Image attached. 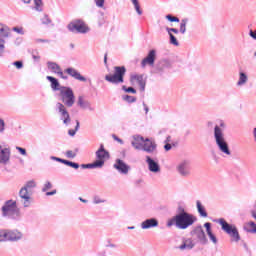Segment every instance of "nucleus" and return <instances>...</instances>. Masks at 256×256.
Here are the masks:
<instances>
[{
    "mask_svg": "<svg viewBox=\"0 0 256 256\" xmlns=\"http://www.w3.org/2000/svg\"><path fill=\"white\" fill-rule=\"evenodd\" d=\"M176 171L180 177H190L191 176V161L182 160L177 166Z\"/></svg>",
    "mask_w": 256,
    "mask_h": 256,
    "instance_id": "10",
    "label": "nucleus"
},
{
    "mask_svg": "<svg viewBox=\"0 0 256 256\" xmlns=\"http://www.w3.org/2000/svg\"><path fill=\"white\" fill-rule=\"evenodd\" d=\"M12 31H14L15 33H18V35H25V31H23V28L21 27H13Z\"/></svg>",
    "mask_w": 256,
    "mask_h": 256,
    "instance_id": "52",
    "label": "nucleus"
},
{
    "mask_svg": "<svg viewBox=\"0 0 256 256\" xmlns=\"http://www.w3.org/2000/svg\"><path fill=\"white\" fill-rule=\"evenodd\" d=\"M130 81H131V83L136 81V83H138V85L140 87V91H142V92L145 91V87L147 85V81L145 79H143V74H132L130 76Z\"/></svg>",
    "mask_w": 256,
    "mask_h": 256,
    "instance_id": "22",
    "label": "nucleus"
},
{
    "mask_svg": "<svg viewBox=\"0 0 256 256\" xmlns=\"http://www.w3.org/2000/svg\"><path fill=\"white\" fill-rule=\"evenodd\" d=\"M19 197L22 200V205L24 208L31 207V195H29V190L24 188V186L19 191Z\"/></svg>",
    "mask_w": 256,
    "mask_h": 256,
    "instance_id": "16",
    "label": "nucleus"
},
{
    "mask_svg": "<svg viewBox=\"0 0 256 256\" xmlns=\"http://www.w3.org/2000/svg\"><path fill=\"white\" fill-rule=\"evenodd\" d=\"M142 150L146 153H155V151H157V143L149 138H146L144 139Z\"/></svg>",
    "mask_w": 256,
    "mask_h": 256,
    "instance_id": "20",
    "label": "nucleus"
},
{
    "mask_svg": "<svg viewBox=\"0 0 256 256\" xmlns=\"http://www.w3.org/2000/svg\"><path fill=\"white\" fill-rule=\"evenodd\" d=\"M64 72H66L67 75H69L70 77H73V79H76V81H81L82 83L87 82V78L85 76L81 75V73L73 67L66 68L64 70Z\"/></svg>",
    "mask_w": 256,
    "mask_h": 256,
    "instance_id": "19",
    "label": "nucleus"
},
{
    "mask_svg": "<svg viewBox=\"0 0 256 256\" xmlns=\"http://www.w3.org/2000/svg\"><path fill=\"white\" fill-rule=\"evenodd\" d=\"M113 168L116 169V171H118V173L121 175H127L131 169V166L125 163V161L117 158L113 164Z\"/></svg>",
    "mask_w": 256,
    "mask_h": 256,
    "instance_id": "13",
    "label": "nucleus"
},
{
    "mask_svg": "<svg viewBox=\"0 0 256 256\" xmlns=\"http://www.w3.org/2000/svg\"><path fill=\"white\" fill-rule=\"evenodd\" d=\"M96 7L103 9L105 7V0H94Z\"/></svg>",
    "mask_w": 256,
    "mask_h": 256,
    "instance_id": "50",
    "label": "nucleus"
},
{
    "mask_svg": "<svg viewBox=\"0 0 256 256\" xmlns=\"http://www.w3.org/2000/svg\"><path fill=\"white\" fill-rule=\"evenodd\" d=\"M11 37V28L1 24L0 27V57L5 56V39Z\"/></svg>",
    "mask_w": 256,
    "mask_h": 256,
    "instance_id": "9",
    "label": "nucleus"
},
{
    "mask_svg": "<svg viewBox=\"0 0 256 256\" xmlns=\"http://www.w3.org/2000/svg\"><path fill=\"white\" fill-rule=\"evenodd\" d=\"M78 151H79V149H75V151L68 150V151H66L65 155H66L67 159H75V157H77Z\"/></svg>",
    "mask_w": 256,
    "mask_h": 256,
    "instance_id": "40",
    "label": "nucleus"
},
{
    "mask_svg": "<svg viewBox=\"0 0 256 256\" xmlns=\"http://www.w3.org/2000/svg\"><path fill=\"white\" fill-rule=\"evenodd\" d=\"M170 37V45H174L175 47H179V41L177 40V37L173 34H168Z\"/></svg>",
    "mask_w": 256,
    "mask_h": 256,
    "instance_id": "44",
    "label": "nucleus"
},
{
    "mask_svg": "<svg viewBox=\"0 0 256 256\" xmlns=\"http://www.w3.org/2000/svg\"><path fill=\"white\" fill-rule=\"evenodd\" d=\"M98 25L100 26V27H103V25H105V19H100L99 21H98Z\"/></svg>",
    "mask_w": 256,
    "mask_h": 256,
    "instance_id": "63",
    "label": "nucleus"
},
{
    "mask_svg": "<svg viewBox=\"0 0 256 256\" xmlns=\"http://www.w3.org/2000/svg\"><path fill=\"white\" fill-rule=\"evenodd\" d=\"M134 5V9L138 15H143V10H141V5L139 4V0H130Z\"/></svg>",
    "mask_w": 256,
    "mask_h": 256,
    "instance_id": "34",
    "label": "nucleus"
},
{
    "mask_svg": "<svg viewBox=\"0 0 256 256\" xmlns=\"http://www.w3.org/2000/svg\"><path fill=\"white\" fill-rule=\"evenodd\" d=\"M122 99L126 101V103H135L137 101V97L131 96L129 94L122 95Z\"/></svg>",
    "mask_w": 256,
    "mask_h": 256,
    "instance_id": "36",
    "label": "nucleus"
},
{
    "mask_svg": "<svg viewBox=\"0 0 256 256\" xmlns=\"http://www.w3.org/2000/svg\"><path fill=\"white\" fill-rule=\"evenodd\" d=\"M195 247V243H193V240L191 238H184L182 241V244L178 247L180 251H191Z\"/></svg>",
    "mask_w": 256,
    "mask_h": 256,
    "instance_id": "26",
    "label": "nucleus"
},
{
    "mask_svg": "<svg viewBox=\"0 0 256 256\" xmlns=\"http://www.w3.org/2000/svg\"><path fill=\"white\" fill-rule=\"evenodd\" d=\"M46 79L49 81L50 87L53 91H61V84L57 78L53 76H47Z\"/></svg>",
    "mask_w": 256,
    "mask_h": 256,
    "instance_id": "29",
    "label": "nucleus"
},
{
    "mask_svg": "<svg viewBox=\"0 0 256 256\" xmlns=\"http://www.w3.org/2000/svg\"><path fill=\"white\" fill-rule=\"evenodd\" d=\"M204 227L206 229V233H207L210 241H212V243L214 245H217V243H218L217 236H215V234H213V230L211 229V222H206L204 224Z\"/></svg>",
    "mask_w": 256,
    "mask_h": 256,
    "instance_id": "28",
    "label": "nucleus"
},
{
    "mask_svg": "<svg viewBox=\"0 0 256 256\" xmlns=\"http://www.w3.org/2000/svg\"><path fill=\"white\" fill-rule=\"evenodd\" d=\"M142 105L144 107L145 114L147 115V113H149V106H147L145 102H143Z\"/></svg>",
    "mask_w": 256,
    "mask_h": 256,
    "instance_id": "60",
    "label": "nucleus"
},
{
    "mask_svg": "<svg viewBox=\"0 0 256 256\" xmlns=\"http://www.w3.org/2000/svg\"><path fill=\"white\" fill-rule=\"evenodd\" d=\"M177 211L178 213L176 215H187L189 213L183 206H178Z\"/></svg>",
    "mask_w": 256,
    "mask_h": 256,
    "instance_id": "49",
    "label": "nucleus"
},
{
    "mask_svg": "<svg viewBox=\"0 0 256 256\" xmlns=\"http://www.w3.org/2000/svg\"><path fill=\"white\" fill-rule=\"evenodd\" d=\"M145 142V138L141 135H134L133 136V141L131 142L132 147H134V149L141 151V149H143V144Z\"/></svg>",
    "mask_w": 256,
    "mask_h": 256,
    "instance_id": "25",
    "label": "nucleus"
},
{
    "mask_svg": "<svg viewBox=\"0 0 256 256\" xmlns=\"http://www.w3.org/2000/svg\"><path fill=\"white\" fill-rule=\"evenodd\" d=\"M49 189H53V184L49 181H46L43 188H42V193H47Z\"/></svg>",
    "mask_w": 256,
    "mask_h": 256,
    "instance_id": "46",
    "label": "nucleus"
},
{
    "mask_svg": "<svg viewBox=\"0 0 256 256\" xmlns=\"http://www.w3.org/2000/svg\"><path fill=\"white\" fill-rule=\"evenodd\" d=\"M10 159H11V148H3V146L0 145V163L2 165H7Z\"/></svg>",
    "mask_w": 256,
    "mask_h": 256,
    "instance_id": "21",
    "label": "nucleus"
},
{
    "mask_svg": "<svg viewBox=\"0 0 256 256\" xmlns=\"http://www.w3.org/2000/svg\"><path fill=\"white\" fill-rule=\"evenodd\" d=\"M247 81H249V76H247V73L240 71L239 79L236 83L237 87H243V85H247Z\"/></svg>",
    "mask_w": 256,
    "mask_h": 256,
    "instance_id": "31",
    "label": "nucleus"
},
{
    "mask_svg": "<svg viewBox=\"0 0 256 256\" xmlns=\"http://www.w3.org/2000/svg\"><path fill=\"white\" fill-rule=\"evenodd\" d=\"M5 127H6L5 120H3V118H0V134L5 133Z\"/></svg>",
    "mask_w": 256,
    "mask_h": 256,
    "instance_id": "51",
    "label": "nucleus"
},
{
    "mask_svg": "<svg viewBox=\"0 0 256 256\" xmlns=\"http://www.w3.org/2000/svg\"><path fill=\"white\" fill-rule=\"evenodd\" d=\"M248 226L252 227V229H256V223L254 221L248 222Z\"/></svg>",
    "mask_w": 256,
    "mask_h": 256,
    "instance_id": "61",
    "label": "nucleus"
},
{
    "mask_svg": "<svg viewBox=\"0 0 256 256\" xmlns=\"http://www.w3.org/2000/svg\"><path fill=\"white\" fill-rule=\"evenodd\" d=\"M79 127H80V122H79V120H76L75 129L68 130V135H70V137H75V135L79 131Z\"/></svg>",
    "mask_w": 256,
    "mask_h": 256,
    "instance_id": "39",
    "label": "nucleus"
},
{
    "mask_svg": "<svg viewBox=\"0 0 256 256\" xmlns=\"http://www.w3.org/2000/svg\"><path fill=\"white\" fill-rule=\"evenodd\" d=\"M122 91H124L125 93H132V95H136L137 94V90L133 87H127L125 85L122 86Z\"/></svg>",
    "mask_w": 256,
    "mask_h": 256,
    "instance_id": "41",
    "label": "nucleus"
},
{
    "mask_svg": "<svg viewBox=\"0 0 256 256\" xmlns=\"http://www.w3.org/2000/svg\"><path fill=\"white\" fill-rule=\"evenodd\" d=\"M47 67L50 71H52V73H55L56 75H59V77L61 79L67 80L69 79V77L65 76V74H63V70L61 69V66H59V64H57V62H47Z\"/></svg>",
    "mask_w": 256,
    "mask_h": 256,
    "instance_id": "18",
    "label": "nucleus"
},
{
    "mask_svg": "<svg viewBox=\"0 0 256 256\" xmlns=\"http://www.w3.org/2000/svg\"><path fill=\"white\" fill-rule=\"evenodd\" d=\"M252 134H253V137H254V141L256 143V127L253 128Z\"/></svg>",
    "mask_w": 256,
    "mask_h": 256,
    "instance_id": "64",
    "label": "nucleus"
},
{
    "mask_svg": "<svg viewBox=\"0 0 256 256\" xmlns=\"http://www.w3.org/2000/svg\"><path fill=\"white\" fill-rule=\"evenodd\" d=\"M23 239V233L19 230H7L6 229V241H11L12 243H17Z\"/></svg>",
    "mask_w": 256,
    "mask_h": 256,
    "instance_id": "15",
    "label": "nucleus"
},
{
    "mask_svg": "<svg viewBox=\"0 0 256 256\" xmlns=\"http://www.w3.org/2000/svg\"><path fill=\"white\" fill-rule=\"evenodd\" d=\"M56 107L58 109V113H60L61 121H63L64 125H69L71 123V116L69 115L65 105H63L61 102H58L56 103Z\"/></svg>",
    "mask_w": 256,
    "mask_h": 256,
    "instance_id": "11",
    "label": "nucleus"
},
{
    "mask_svg": "<svg viewBox=\"0 0 256 256\" xmlns=\"http://www.w3.org/2000/svg\"><path fill=\"white\" fill-rule=\"evenodd\" d=\"M191 235H194L198 239V241L201 243V245H207L208 243L207 235H205V231L203 230L202 225L195 227L191 231Z\"/></svg>",
    "mask_w": 256,
    "mask_h": 256,
    "instance_id": "12",
    "label": "nucleus"
},
{
    "mask_svg": "<svg viewBox=\"0 0 256 256\" xmlns=\"http://www.w3.org/2000/svg\"><path fill=\"white\" fill-rule=\"evenodd\" d=\"M197 222V217L191 213L188 214H182V215H174L172 218H170L167 223L166 227H175L177 229H189L191 225Z\"/></svg>",
    "mask_w": 256,
    "mask_h": 256,
    "instance_id": "2",
    "label": "nucleus"
},
{
    "mask_svg": "<svg viewBox=\"0 0 256 256\" xmlns=\"http://www.w3.org/2000/svg\"><path fill=\"white\" fill-rule=\"evenodd\" d=\"M249 36L256 41V30L255 31L250 30L249 31Z\"/></svg>",
    "mask_w": 256,
    "mask_h": 256,
    "instance_id": "57",
    "label": "nucleus"
},
{
    "mask_svg": "<svg viewBox=\"0 0 256 256\" xmlns=\"http://www.w3.org/2000/svg\"><path fill=\"white\" fill-rule=\"evenodd\" d=\"M16 149L20 155H24V156L27 155V150L25 148L17 146Z\"/></svg>",
    "mask_w": 256,
    "mask_h": 256,
    "instance_id": "54",
    "label": "nucleus"
},
{
    "mask_svg": "<svg viewBox=\"0 0 256 256\" xmlns=\"http://www.w3.org/2000/svg\"><path fill=\"white\" fill-rule=\"evenodd\" d=\"M7 241V229L0 230V243H5Z\"/></svg>",
    "mask_w": 256,
    "mask_h": 256,
    "instance_id": "42",
    "label": "nucleus"
},
{
    "mask_svg": "<svg viewBox=\"0 0 256 256\" xmlns=\"http://www.w3.org/2000/svg\"><path fill=\"white\" fill-rule=\"evenodd\" d=\"M51 161H57L58 163H62L63 165H67V167H72V169H79V163L65 160L63 158H59L57 156H51Z\"/></svg>",
    "mask_w": 256,
    "mask_h": 256,
    "instance_id": "24",
    "label": "nucleus"
},
{
    "mask_svg": "<svg viewBox=\"0 0 256 256\" xmlns=\"http://www.w3.org/2000/svg\"><path fill=\"white\" fill-rule=\"evenodd\" d=\"M244 231L247 233H256V228L255 229H247V227H244Z\"/></svg>",
    "mask_w": 256,
    "mask_h": 256,
    "instance_id": "62",
    "label": "nucleus"
},
{
    "mask_svg": "<svg viewBox=\"0 0 256 256\" xmlns=\"http://www.w3.org/2000/svg\"><path fill=\"white\" fill-rule=\"evenodd\" d=\"M225 127H227V125L223 121H220L219 125L214 126V141L220 153L229 157L231 156V149L229 148L227 138H225V132H223Z\"/></svg>",
    "mask_w": 256,
    "mask_h": 256,
    "instance_id": "1",
    "label": "nucleus"
},
{
    "mask_svg": "<svg viewBox=\"0 0 256 256\" xmlns=\"http://www.w3.org/2000/svg\"><path fill=\"white\" fill-rule=\"evenodd\" d=\"M196 208H197V211H198L200 217H204V218L208 217L207 210H205V206H203L201 201H199V200L196 201Z\"/></svg>",
    "mask_w": 256,
    "mask_h": 256,
    "instance_id": "32",
    "label": "nucleus"
},
{
    "mask_svg": "<svg viewBox=\"0 0 256 256\" xmlns=\"http://www.w3.org/2000/svg\"><path fill=\"white\" fill-rule=\"evenodd\" d=\"M34 9L38 11V13L43 12V0H34Z\"/></svg>",
    "mask_w": 256,
    "mask_h": 256,
    "instance_id": "37",
    "label": "nucleus"
},
{
    "mask_svg": "<svg viewBox=\"0 0 256 256\" xmlns=\"http://www.w3.org/2000/svg\"><path fill=\"white\" fill-rule=\"evenodd\" d=\"M167 67V60H161L156 64L154 73H156L157 75H162L163 73H165V69H167Z\"/></svg>",
    "mask_w": 256,
    "mask_h": 256,
    "instance_id": "27",
    "label": "nucleus"
},
{
    "mask_svg": "<svg viewBox=\"0 0 256 256\" xmlns=\"http://www.w3.org/2000/svg\"><path fill=\"white\" fill-rule=\"evenodd\" d=\"M2 217L10 219L11 221H21V210L17 207V201L7 200L1 207Z\"/></svg>",
    "mask_w": 256,
    "mask_h": 256,
    "instance_id": "3",
    "label": "nucleus"
},
{
    "mask_svg": "<svg viewBox=\"0 0 256 256\" xmlns=\"http://www.w3.org/2000/svg\"><path fill=\"white\" fill-rule=\"evenodd\" d=\"M41 23L42 25H51L53 22L51 21V18H49V15L44 14V17L41 18Z\"/></svg>",
    "mask_w": 256,
    "mask_h": 256,
    "instance_id": "45",
    "label": "nucleus"
},
{
    "mask_svg": "<svg viewBox=\"0 0 256 256\" xmlns=\"http://www.w3.org/2000/svg\"><path fill=\"white\" fill-rule=\"evenodd\" d=\"M77 105L80 109H89V111H93L91 107V102L85 100L83 96L78 97Z\"/></svg>",
    "mask_w": 256,
    "mask_h": 256,
    "instance_id": "30",
    "label": "nucleus"
},
{
    "mask_svg": "<svg viewBox=\"0 0 256 256\" xmlns=\"http://www.w3.org/2000/svg\"><path fill=\"white\" fill-rule=\"evenodd\" d=\"M111 155L109 154V151L105 149V146L103 144L100 145L99 149L96 151V160L94 163H98V169H102V167L105 165V159H110Z\"/></svg>",
    "mask_w": 256,
    "mask_h": 256,
    "instance_id": "8",
    "label": "nucleus"
},
{
    "mask_svg": "<svg viewBox=\"0 0 256 256\" xmlns=\"http://www.w3.org/2000/svg\"><path fill=\"white\" fill-rule=\"evenodd\" d=\"M216 223H219L222 231H224V233L231 237V241H234V243H239L241 241L239 229H237V226H235V224L227 222V220H225L224 218L216 220Z\"/></svg>",
    "mask_w": 256,
    "mask_h": 256,
    "instance_id": "4",
    "label": "nucleus"
},
{
    "mask_svg": "<svg viewBox=\"0 0 256 256\" xmlns=\"http://www.w3.org/2000/svg\"><path fill=\"white\" fill-rule=\"evenodd\" d=\"M107 200H105V199H101V197H99V196H94L93 197V203H94V205H99V204H101V203H105Z\"/></svg>",
    "mask_w": 256,
    "mask_h": 256,
    "instance_id": "47",
    "label": "nucleus"
},
{
    "mask_svg": "<svg viewBox=\"0 0 256 256\" xmlns=\"http://www.w3.org/2000/svg\"><path fill=\"white\" fill-rule=\"evenodd\" d=\"M187 23H189V18H184L180 22V33L182 35H185L187 33Z\"/></svg>",
    "mask_w": 256,
    "mask_h": 256,
    "instance_id": "33",
    "label": "nucleus"
},
{
    "mask_svg": "<svg viewBox=\"0 0 256 256\" xmlns=\"http://www.w3.org/2000/svg\"><path fill=\"white\" fill-rule=\"evenodd\" d=\"M125 73H127V68L125 66H115L113 74H107L105 76V81L112 83V85H119V83H125Z\"/></svg>",
    "mask_w": 256,
    "mask_h": 256,
    "instance_id": "5",
    "label": "nucleus"
},
{
    "mask_svg": "<svg viewBox=\"0 0 256 256\" xmlns=\"http://www.w3.org/2000/svg\"><path fill=\"white\" fill-rule=\"evenodd\" d=\"M166 19L167 21H169L170 23H179L181 20L179 19V17H175L171 14L166 15Z\"/></svg>",
    "mask_w": 256,
    "mask_h": 256,
    "instance_id": "43",
    "label": "nucleus"
},
{
    "mask_svg": "<svg viewBox=\"0 0 256 256\" xmlns=\"http://www.w3.org/2000/svg\"><path fill=\"white\" fill-rule=\"evenodd\" d=\"M172 148H173V146H171L170 143H165V145H164L165 151H171Z\"/></svg>",
    "mask_w": 256,
    "mask_h": 256,
    "instance_id": "58",
    "label": "nucleus"
},
{
    "mask_svg": "<svg viewBox=\"0 0 256 256\" xmlns=\"http://www.w3.org/2000/svg\"><path fill=\"white\" fill-rule=\"evenodd\" d=\"M12 65H14V67H16V69H23V61H21V60L13 62Z\"/></svg>",
    "mask_w": 256,
    "mask_h": 256,
    "instance_id": "53",
    "label": "nucleus"
},
{
    "mask_svg": "<svg viewBox=\"0 0 256 256\" xmlns=\"http://www.w3.org/2000/svg\"><path fill=\"white\" fill-rule=\"evenodd\" d=\"M140 227L141 229H144V230L159 227V220H157V218H148L140 224Z\"/></svg>",
    "mask_w": 256,
    "mask_h": 256,
    "instance_id": "23",
    "label": "nucleus"
},
{
    "mask_svg": "<svg viewBox=\"0 0 256 256\" xmlns=\"http://www.w3.org/2000/svg\"><path fill=\"white\" fill-rule=\"evenodd\" d=\"M166 31L168 35H173V33H175V35H179V32H180L179 29L177 28H169V27L166 28Z\"/></svg>",
    "mask_w": 256,
    "mask_h": 256,
    "instance_id": "48",
    "label": "nucleus"
},
{
    "mask_svg": "<svg viewBox=\"0 0 256 256\" xmlns=\"http://www.w3.org/2000/svg\"><path fill=\"white\" fill-rule=\"evenodd\" d=\"M98 165H99V162H97V163L92 162V163H88V164H81L80 167L82 169H99Z\"/></svg>",
    "mask_w": 256,
    "mask_h": 256,
    "instance_id": "35",
    "label": "nucleus"
},
{
    "mask_svg": "<svg viewBox=\"0 0 256 256\" xmlns=\"http://www.w3.org/2000/svg\"><path fill=\"white\" fill-rule=\"evenodd\" d=\"M146 163L150 173H161V165H159V162L153 159L151 156H146Z\"/></svg>",
    "mask_w": 256,
    "mask_h": 256,
    "instance_id": "17",
    "label": "nucleus"
},
{
    "mask_svg": "<svg viewBox=\"0 0 256 256\" xmlns=\"http://www.w3.org/2000/svg\"><path fill=\"white\" fill-rule=\"evenodd\" d=\"M60 97L64 107H73L75 105V93L71 87L61 86Z\"/></svg>",
    "mask_w": 256,
    "mask_h": 256,
    "instance_id": "6",
    "label": "nucleus"
},
{
    "mask_svg": "<svg viewBox=\"0 0 256 256\" xmlns=\"http://www.w3.org/2000/svg\"><path fill=\"white\" fill-rule=\"evenodd\" d=\"M112 138L114 139V141H117L118 143H120V145H123V139L119 138L117 135L113 134Z\"/></svg>",
    "mask_w": 256,
    "mask_h": 256,
    "instance_id": "55",
    "label": "nucleus"
},
{
    "mask_svg": "<svg viewBox=\"0 0 256 256\" xmlns=\"http://www.w3.org/2000/svg\"><path fill=\"white\" fill-rule=\"evenodd\" d=\"M68 31L71 33H89V27L82 19H76L67 25Z\"/></svg>",
    "mask_w": 256,
    "mask_h": 256,
    "instance_id": "7",
    "label": "nucleus"
},
{
    "mask_svg": "<svg viewBox=\"0 0 256 256\" xmlns=\"http://www.w3.org/2000/svg\"><path fill=\"white\" fill-rule=\"evenodd\" d=\"M36 43H51V40L49 39H41V38H37Z\"/></svg>",
    "mask_w": 256,
    "mask_h": 256,
    "instance_id": "56",
    "label": "nucleus"
},
{
    "mask_svg": "<svg viewBox=\"0 0 256 256\" xmlns=\"http://www.w3.org/2000/svg\"><path fill=\"white\" fill-rule=\"evenodd\" d=\"M23 187L28 191H31V189H35V187H37V183L35 180H29Z\"/></svg>",
    "mask_w": 256,
    "mask_h": 256,
    "instance_id": "38",
    "label": "nucleus"
},
{
    "mask_svg": "<svg viewBox=\"0 0 256 256\" xmlns=\"http://www.w3.org/2000/svg\"><path fill=\"white\" fill-rule=\"evenodd\" d=\"M155 59H157V51L152 49L148 52L147 56L141 61V67L145 68L147 65L153 67L155 65Z\"/></svg>",
    "mask_w": 256,
    "mask_h": 256,
    "instance_id": "14",
    "label": "nucleus"
},
{
    "mask_svg": "<svg viewBox=\"0 0 256 256\" xmlns=\"http://www.w3.org/2000/svg\"><path fill=\"white\" fill-rule=\"evenodd\" d=\"M52 195H57V190H52L50 192H46L47 197H51Z\"/></svg>",
    "mask_w": 256,
    "mask_h": 256,
    "instance_id": "59",
    "label": "nucleus"
}]
</instances>
